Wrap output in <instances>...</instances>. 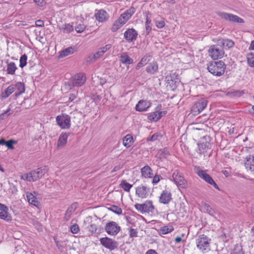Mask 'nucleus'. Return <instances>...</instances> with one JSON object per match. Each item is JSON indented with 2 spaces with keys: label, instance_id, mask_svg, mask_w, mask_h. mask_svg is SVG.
Returning <instances> with one entry per match:
<instances>
[{
  "label": "nucleus",
  "instance_id": "obj_27",
  "mask_svg": "<svg viewBox=\"0 0 254 254\" xmlns=\"http://www.w3.org/2000/svg\"><path fill=\"white\" fill-rule=\"evenodd\" d=\"M13 87L14 89L16 96H19L25 92V86L23 83L17 82L15 85H13Z\"/></svg>",
  "mask_w": 254,
  "mask_h": 254
},
{
  "label": "nucleus",
  "instance_id": "obj_63",
  "mask_svg": "<svg viewBox=\"0 0 254 254\" xmlns=\"http://www.w3.org/2000/svg\"><path fill=\"white\" fill-rule=\"evenodd\" d=\"M145 254H158L155 250L150 249V250H148L146 252Z\"/></svg>",
  "mask_w": 254,
  "mask_h": 254
},
{
  "label": "nucleus",
  "instance_id": "obj_29",
  "mask_svg": "<svg viewBox=\"0 0 254 254\" xmlns=\"http://www.w3.org/2000/svg\"><path fill=\"white\" fill-rule=\"evenodd\" d=\"M17 67L14 62L7 63L6 71L8 74L14 75Z\"/></svg>",
  "mask_w": 254,
  "mask_h": 254
},
{
  "label": "nucleus",
  "instance_id": "obj_9",
  "mask_svg": "<svg viewBox=\"0 0 254 254\" xmlns=\"http://www.w3.org/2000/svg\"><path fill=\"white\" fill-rule=\"evenodd\" d=\"M101 244L106 249L110 251L114 250L118 248L119 244L115 240L108 237L102 238L100 239Z\"/></svg>",
  "mask_w": 254,
  "mask_h": 254
},
{
  "label": "nucleus",
  "instance_id": "obj_10",
  "mask_svg": "<svg viewBox=\"0 0 254 254\" xmlns=\"http://www.w3.org/2000/svg\"><path fill=\"white\" fill-rule=\"evenodd\" d=\"M86 81V77L83 73H78L71 78V82L73 87H81Z\"/></svg>",
  "mask_w": 254,
  "mask_h": 254
},
{
  "label": "nucleus",
  "instance_id": "obj_26",
  "mask_svg": "<svg viewBox=\"0 0 254 254\" xmlns=\"http://www.w3.org/2000/svg\"><path fill=\"white\" fill-rule=\"evenodd\" d=\"M152 171V169L149 166H145L141 169V176L145 178H151L153 177Z\"/></svg>",
  "mask_w": 254,
  "mask_h": 254
},
{
  "label": "nucleus",
  "instance_id": "obj_37",
  "mask_svg": "<svg viewBox=\"0 0 254 254\" xmlns=\"http://www.w3.org/2000/svg\"><path fill=\"white\" fill-rule=\"evenodd\" d=\"M202 206L204 208V210L208 213L210 215L214 216L215 214V212L214 210L212 208V207L207 203L203 202L202 203Z\"/></svg>",
  "mask_w": 254,
  "mask_h": 254
},
{
  "label": "nucleus",
  "instance_id": "obj_17",
  "mask_svg": "<svg viewBox=\"0 0 254 254\" xmlns=\"http://www.w3.org/2000/svg\"><path fill=\"white\" fill-rule=\"evenodd\" d=\"M96 11L94 16L98 21L99 22H104L108 20L109 15L105 10L100 9L96 10Z\"/></svg>",
  "mask_w": 254,
  "mask_h": 254
},
{
  "label": "nucleus",
  "instance_id": "obj_1",
  "mask_svg": "<svg viewBox=\"0 0 254 254\" xmlns=\"http://www.w3.org/2000/svg\"><path fill=\"white\" fill-rule=\"evenodd\" d=\"M207 68L208 71L213 75L220 76L224 74L226 65L222 61H212L209 63Z\"/></svg>",
  "mask_w": 254,
  "mask_h": 254
},
{
  "label": "nucleus",
  "instance_id": "obj_44",
  "mask_svg": "<svg viewBox=\"0 0 254 254\" xmlns=\"http://www.w3.org/2000/svg\"><path fill=\"white\" fill-rule=\"evenodd\" d=\"M247 62L251 67H254V54L251 53L247 55Z\"/></svg>",
  "mask_w": 254,
  "mask_h": 254
},
{
  "label": "nucleus",
  "instance_id": "obj_7",
  "mask_svg": "<svg viewBox=\"0 0 254 254\" xmlns=\"http://www.w3.org/2000/svg\"><path fill=\"white\" fill-rule=\"evenodd\" d=\"M216 13L218 16L225 20L239 23H243L244 22L243 19L236 15L221 11H217Z\"/></svg>",
  "mask_w": 254,
  "mask_h": 254
},
{
  "label": "nucleus",
  "instance_id": "obj_39",
  "mask_svg": "<svg viewBox=\"0 0 254 254\" xmlns=\"http://www.w3.org/2000/svg\"><path fill=\"white\" fill-rule=\"evenodd\" d=\"M121 188H122L125 191L129 192L130 189L132 188V185L127 183L126 180H122L120 185Z\"/></svg>",
  "mask_w": 254,
  "mask_h": 254
},
{
  "label": "nucleus",
  "instance_id": "obj_62",
  "mask_svg": "<svg viewBox=\"0 0 254 254\" xmlns=\"http://www.w3.org/2000/svg\"><path fill=\"white\" fill-rule=\"evenodd\" d=\"M158 137V135L156 134H154L151 136V137L148 139L149 141H154L157 140Z\"/></svg>",
  "mask_w": 254,
  "mask_h": 254
},
{
  "label": "nucleus",
  "instance_id": "obj_38",
  "mask_svg": "<svg viewBox=\"0 0 254 254\" xmlns=\"http://www.w3.org/2000/svg\"><path fill=\"white\" fill-rule=\"evenodd\" d=\"M148 119L151 122H157L160 119V115L158 111H155L148 115Z\"/></svg>",
  "mask_w": 254,
  "mask_h": 254
},
{
  "label": "nucleus",
  "instance_id": "obj_58",
  "mask_svg": "<svg viewBox=\"0 0 254 254\" xmlns=\"http://www.w3.org/2000/svg\"><path fill=\"white\" fill-rule=\"evenodd\" d=\"M136 9L134 7H131L126 11L128 15L131 16L135 12Z\"/></svg>",
  "mask_w": 254,
  "mask_h": 254
},
{
  "label": "nucleus",
  "instance_id": "obj_64",
  "mask_svg": "<svg viewBox=\"0 0 254 254\" xmlns=\"http://www.w3.org/2000/svg\"><path fill=\"white\" fill-rule=\"evenodd\" d=\"M249 50H254V40L251 42L250 46L249 48Z\"/></svg>",
  "mask_w": 254,
  "mask_h": 254
},
{
  "label": "nucleus",
  "instance_id": "obj_20",
  "mask_svg": "<svg viewBox=\"0 0 254 254\" xmlns=\"http://www.w3.org/2000/svg\"><path fill=\"white\" fill-rule=\"evenodd\" d=\"M178 75L176 72L171 73L166 77L167 83L172 87L176 86V83L179 82Z\"/></svg>",
  "mask_w": 254,
  "mask_h": 254
},
{
  "label": "nucleus",
  "instance_id": "obj_12",
  "mask_svg": "<svg viewBox=\"0 0 254 254\" xmlns=\"http://www.w3.org/2000/svg\"><path fill=\"white\" fill-rule=\"evenodd\" d=\"M105 229L110 235L115 236L120 231L121 227L114 221H110L106 224Z\"/></svg>",
  "mask_w": 254,
  "mask_h": 254
},
{
  "label": "nucleus",
  "instance_id": "obj_33",
  "mask_svg": "<svg viewBox=\"0 0 254 254\" xmlns=\"http://www.w3.org/2000/svg\"><path fill=\"white\" fill-rule=\"evenodd\" d=\"M174 230V227L172 225L164 226L161 227L159 230L160 234L165 235L172 232Z\"/></svg>",
  "mask_w": 254,
  "mask_h": 254
},
{
  "label": "nucleus",
  "instance_id": "obj_32",
  "mask_svg": "<svg viewBox=\"0 0 254 254\" xmlns=\"http://www.w3.org/2000/svg\"><path fill=\"white\" fill-rule=\"evenodd\" d=\"M133 137L131 135L128 134L123 138L124 145L127 148L129 147L132 143Z\"/></svg>",
  "mask_w": 254,
  "mask_h": 254
},
{
  "label": "nucleus",
  "instance_id": "obj_53",
  "mask_svg": "<svg viewBox=\"0 0 254 254\" xmlns=\"http://www.w3.org/2000/svg\"><path fill=\"white\" fill-rule=\"evenodd\" d=\"M155 25L158 28H162L165 26V22L163 18H160L159 20H156Z\"/></svg>",
  "mask_w": 254,
  "mask_h": 254
},
{
  "label": "nucleus",
  "instance_id": "obj_14",
  "mask_svg": "<svg viewBox=\"0 0 254 254\" xmlns=\"http://www.w3.org/2000/svg\"><path fill=\"white\" fill-rule=\"evenodd\" d=\"M150 189L143 185H141L135 189V194L138 197L145 199L148 197L150 193Z\"/></svg>",
  "mask_w": 254,
  "mask_h": 254
},
{
  "label": "nucleus",
  "instance_id": "obj_47",
  "mask_svg": "<svg viewBox=\"0 0 254 254\" xmlns=\"http://www.w3.org/2000/svg\"><path fill=\"white\" fill-rule=\"evenodd\" d=\"M109 210L117 214H121L122 213V209L119 206L116 205H111L108 208Z\"/></svg>",
  "mask_w": 254,
  "mask_h": 254
},
{
  "label": "nucleus",
  "instance_id": "obj_16",
  "mask_svg": "<svg viewBox=\"0 0 254 254\" xmlns=\"http://www.w3.org/2000/svg\"><path fill=\"white\" fill-rule=\"evenodd\" d=\"M138 33L133 28L127 29L124 33V38L129 43L133 42L136 40Z\"/></svg>",
  "mask_w": 254,
  "mask_h": 254
},
{
  "label": "nucleus",
  "instance_id": "obj_6",
  "mask_svg": "<svg viewBox=\"0 0 254 254\" xmlns=\"http://www.w3.org/2000/svg\"><path fill=\"white\" fill-rule=\"evenodd\" d=\"M207 102L205 99H199L191 107V113L194 116L197 115L206 108Z\"/></svg>",
  "mask_w": 254,
  "mask_h": 254
},
{
  "label": "nucleus",
  "instance_id": "obj_2",
  "mask_svg": "<svg viewBox=\"0 0 254 254\" xmlns=\"http://www.w3.org/2000/svg\"><path fill=\"white\" fill-rule=\"evenodd\" d=\"M45 173V170L39 168L29 173H25L20 176V179L28 182H36L41 178Z\"/></svg>",
  "mask_w": 254,
  "mask_h": 254
},
{
  "label": "nucleus",
  "instance_id": "obj_11",
  "mask_svg": "<svg viewBox=\"0 0 254 254\" xmlns=\"http://www.w3.org/2000/svg\"><path fill=\"white\" fill-rule=\"evenodd\" d=\"M197 175L207 183L213 186L216 189L219 190V188L215 181L213 180L212 178L208 174L206 171L202 170H198L196 172Z\"/></svg>",
  "mask_w": 254,
  "mask_h": 254
},
{
  "label": "nucleus",
  "instance_id": "obj_31",
  "mask_svg": "<svg viewBox=\"0 0 254 254\" xmlns=\"http://www.w3.org/2000/svg\"><path fill=\"white\" fill-rule=\"evenodd\" d=\"M125 22L123 21L121 18H118L113 23L111 30L112 32H115L118 30L121 27L125 24Z\"/></svg>",
  "mask_w": 254,
  "mask_h": 254
},
{
  "label": "nucleus",
  "instance_id": "obj_40",
  "mask_svg": "<svg viewBox=\"0 0 254 254\" xmlns=\"http://www.w3.org/2000/svg\"><path fill=\"white\" fill-rule=\"evenodd\" d=\"M247 161L245 163V167L247 170L250 169V166H254V156L249 155L246 157Z\"/></svg>",
  "mask_w": 254,
  "mask_h": 254
},
{
  "label": "nucleus",
  "instance_id": "obj_55",
  "mask_svg": "<svg viewBox=\"0 0 254 254\" xmlns=\"http://www.w3.org/2000/svg\"><path fill=\"white\" fill-rule=\"evenodd\" d=\"M16 142L13 140H9L6 141L5 146H7L9 149H13L14 147L13 146V143H15Z\"/></svg>",
  "mask_w": 254,
  "mask_h": 254
},
{
  "label": "nucleus",
  "instance_id": "obj_49",
  "mask_svg": "<svg viewBox=\"0 0 254 254\" xmlns=\"http://www.w3.org/2000/svg\"><path fill=\"white\" fill-rule=\"evenodd\" d=\"M55 242L56 243V246L58 247V249L61 252H63L65 249V243L63 241H58L55 239Z\"/></svg>",
  "mask_w": 254,
  "mask_h": 254
},
{
  "label": "nucleus",
  "instance_id": "obj_34",
  "mask_svg": "<svg viewBox=\"0 0 254 254\" xmlns=\"http://www.w3.org/2000/svg\"><path fill=\"white\" fill-rule=\"evenodd\" d=\"M74 53V49L71 47H68L60 53L59 57L64 58Z\"/></svg>",
  "mask_w": 254,
  "mask_h": 254
},
{
  "label": "nucleus",
  "instance_id": "obj_22",
  "mask_svg": "<svg viewBox=\"0 0 254 254\" xmlns=\"http://www.w3.org/2000/svg\"><path fill=\"white\" fill-rule=\"evenodd\" d=\"M119 58L120 62L126 65L132 64L133 62V60L130 58L126 53H122Z\"/></svg>",
  "mask_w": 254,
  "mask_h": 254
},
{
  "label": "nucleus",
  "instance_id": "obj_23",
  "mask_svg": "<svg viewBox=\"0 0 254 254\" xmlns=\"http://www.w3.org/2000/svg\"><path fill=\"white\" fill-rule=\"evenodd\" d=\"M219 44L225 49H229L233 47L235 45V43L233 40L228 39H222L219 40Z\"/></svg>",
  "mask_w": 254,
  "mask_h": 254
},
{
  "label": "nucleus",
  "instance_id": "obj_5",
  "mask_svg": "<svg viewBox=\"0 0 254 254\" xmlns=\"http://www.w3.org/2000/svg\"><path fill=\"white\" fill-rule=\"evenodd\" d=\"M197 248L202 251L209 250L211 239L204 234L199 235L196 240Z\"/></svg>",
  "mask_w": 254,
  "mask_h": 254
},
{
  "label": "nucleus",
  "instance_id": "obj_21",
  "mask_svg": "<svg viewBox=\"0 0 254 254\" xmlns=\"http://www.w3.org/2000/svg\"><path fill=\"white\" fill-rule=\"evenodd\" d=\"M69 133H62L59 136L58 140L57 148H61L64 147L67 143V140Z\"/></svg>",
  "mask_w": 254,
  "mask_h": 254
},
{
  "label": "nucleus",
  "instance_id": "obj_46",
  "mask_svg": "<svg viewBox=\"0 0 254 254\" xmlns=\"http://www.w3.org/2000/svg\"><path fill=\"white\" fill-rule=\"evenodd\" d=\"M11 105H9L7 108V109L4 111L3 113H1L0 115V120H4L6 118H7L9 115L12 113V112H11Z\"/></svg>",
  "mask_w": 254,
  "mask_h": 254
},
{
  "label": "nucleus",
  "instance_id": "obj_42",
  "mask_svg": "<svg viewBox=\"0 0 254 254\" xmlns=\"http://www.w3.org/2000/svg\"><path fill=\"white\" fill-rule=\"evenodd\" d=\"M151 24V19L148 17V16H146V21H145V29H146V35H148L151 31V27L150 25Z\"/></svg>",
  "mask_w": 254,
  "mask_h": 254
},
{
  "label": "nucleus",
  "instance_id": "obj_41",
  "mask_svg": "<svg viewBox=\"0 0 254 254\" xmlns=\"http://www.w3.org/2000/svg\"><path fill=\"white\" fill-rule=\"evenodd\" d=\"M62 29L64 33H69L74 29V27L70 24H65L63 25Z\"/></svg>",
  "mask_w": 254,
  "mask_h": 254
},
{
  "label": "nucleus",
  "instance_id": "obj_57",
  "mask_svg": "<svg viewBox=\"0 0 254 254\" xmlns=\"http://www.w3.org/2000/svg\"><path fill=\"white\" fill-rule=\"evenodd\" d=\"M161 177L160 175H156L153 177L152 183L153 184H157L160 180Z\"/></svg>",
  "mask_w": 254,
  "mask_h": 254
},
{
  "label": "nucleus",
  "instance_id": "obj_8",
  "mask_svg": "<svg viewBox=\"0 0 254 254\" xmlns=\"http://www.w3.org/2000/svg\"><path fill=\"white\" fill-rule=\"evenodd\" d=\"M112 47L111 45L108 44L105 46L101 47L94 54L90 55L87 59L88 62L92 63L102 57L107 51Z\"/></svg>",
  "mask_w": 254,
  "mask_h": 254
},
{
  "label": "nucleus",
  "instance_id": "obj_36",
  "mask_svg": "<svg viewBox=\"0 0 254 254\" xmlns=\"http://www.w3.org/2000/svg\"><path fill=\"white\" fill-rule=\"evenodd\" d=\"M8 208L3 209L2 211L0 212V219H3L6 221H9L11 220L10 215L8 213Z\"/></svg>",
  "mask_w": 254,
  "mask_h": 254
},
{
  "label": "nucleus",
  "instance_id": "obj_19",
  "mask_svg": "<svg viewBox=\"0 0 254 254\" xmlns=\"http://www.w3.org/2000/svg\"><path fill=\"white\" fill-rule=\"evenodd\" d=\"M151 103L150 101H147L143 100H140L138 101L135 106V110L139 112H143L151 106Z\"/></svg>",
  "mask_w": 254,
  "mask_h": 254
},
{
  "label": "nucleus",
  "instance_id": "obj_35",
  "mask_svg": "<svg viewBox=\"0 0 254 254\" xmlns=\"http://www.w3.org/2000/svg\"><path fill=\"white\" fill-rule=\"evenodd\" d=\"M88 230L92 234H99L102 232L101 227H98L95 224H91L88 227Z\"/></svg>",
  "mask_w": 254,
  "mask_h": 254
},
{
  "label": "nucleus",
  "instance_id": "obj_45",
  "mask_svg": "<svg viewBox=\"0 0 254 254\" xmlns=\"http://www.w3.org/2000/svg\"><path fill=\"white\" fill-rule=\"evenodd\" d=\"M158 154L160 159L166 158L168 155H170L169 151L166 148L160 150Z\"/></svg>",
  "mask_w": 254,
  "mask_h": 254
},
{
  "label": "nucleus",
  "instance_id": "obj_52",
  "mask_svg": "<svg viewBox=\"0 0 254 254\" xmlns=\"http://www.w3.org/2000/svg\"><path fill=\"white\" fill-rule=\"evenodd\" d=\"M131 17V16H129V15H128L126 11L123 14H122L121 15L119 18H121V20L123 21H124L125 23H126Z\"/></svg>",
  "mask_w": 254,
  "mask_h": 254
},
{
  "label": "nucleus",
  "instance_id": "obj_56",
  "mask_svg": "<svg viewBox=\"0 0 254 254\" xmlns=\"http://www.w3.org/2000/svg\"><path fill=\"white\" fill-rule=\"evenodd\" d=\"M129 232V235L130 237H136L137 236V232L135 229L130 228Z\"/></svg>",
  "mask_w": 254,
  "mask_h": 254
},
{
  "label": "nucleus",
  "instance_id": "obj_30",
  "mask_svg": "<svg viewBox=\"0 0 254 254\" xmlns=\"http://www.w3.org/2000/svg\"><path fill=\"white\" fill-rule=\"evenodd\" d=\"M14 92V89L13 87V85H10L1 93L0 96L1 99H5L7 98Z\"/></svg>",
  "mask_w": 254,
  "mask_h": 254
},
{
  "label": "nucleus",
  "instance_id": "obj_60",
  "mask_svg": "<svg viewBox=\"0 0 254 254\" xmlns=\"http://www.w3.org/2000/svg\"><path fill=\"white\" fill-rule=\"evenodd\" d=\"M37 5L39 6H43L45 4V1L44 0H33Z\"/></svg>",
  "mask_w": 254,
  "mask_h": 254
},
{
  "label": "nucleus",
  "instance_id": "obj_28",
  "mask_svg": "<svg viewBox=\"0 0 254 254\" xmlns=\"http://www.w3.org/2000/svg\"><path fill=\"white\" fill-rule=\"evenodd\" d=\"M158 70V65L156 62H153L149 64L146 66V71L150 74H154L157 72Z\"/></svg>",
  "mask_w": 254,
  "mask_h": 254
},
{
  "label": "nucleus",
  "instance_id": "obj_43",
  "mask_svg": "<svg viewBox=\"0 0 254 254\" xmlns=\"http://www.w3.org/2000/svg\"><path fill=\"white\" fill-rule=\"evenodd\" d=\"M76 208V204H72L70 207H69L66 211L65 213V217L68 220L72 214V213L74 211V210Z\"/></svg>",
  "mask_w": 254,
  "mask_h": 254
},
{
  "label": "nucleus",
  "instance_id": "obj_25",
  "mask_svg": "<svg viewBox=\"0 0 254 254\" xmlns=\"http://www.w3.org/2000/svg\"><path fill=\"white\" fill-rule=\"evenodd\" d=\"M151 58L152 55L151 53L146 54L137 64L136 69H139L140 67L146 64L147 63L151 60Z\"/></svg>",
  "mask_w": 254,
  "mask_h": 254
},
{
  "label": "nucleus",
  "instance_id": "obj_15",
  "mask_svg": "<svg viewBox=\"0 0 254 254\" xmlns=\"http://www.w3.org/2000/svg\"><path fill=\"white\" fill-rule=\"evenodd\" d=\"M172 178L175 183L182 188H185L187 186V182L184 177L178 171H175L173 175Z\"/></svg>",
  "mask_w": 254,
  "mask_h": 254
},
{
  "label": "nucleus",
  "instance_id": "obj_3",
  "mask_svg": "<svg viewBox=\"0 0 254 254\" xmlns=\"http://www.w3.org/2000/svg\"><path fill=\"white\" fill-rule=\"evenodd\" d=\"M135 208L141 213L153 212L155 209L151 200H146L142 204L136 203L134 205Z\"/></svg>",
  "mask_w": 254,
  "mask_h": 254
},
{
  "label": "nucleus",
  "instance_id": "obj_61",
  "mask_svg": "<svg viewBox=\"0 0 254 254\" xmlns=\"http://www.w3.org/2000/svg\"><path fill=\"white\" fill-rule=\"evenodd\" d=\"M35 25L38 27H43L44 26V22L42 20H37L35 22Z\"/></svg>",
  "mask_w": 254,
  "mask_h": 254
},
{
  "label": "nucleus",
  "instance_id": "obj_48",
  "mask_svg": "<svg viewBox=\"0 0 254 254\" xmlns=\"http://www.w3.org/2000/svg\"><path fill=\"white\" fill-rule=\"evenodd\" d=\"M209 144L208 142L201 143L199 144L198 145V153L200 154L204 153V150L209 147Z\"/></svg>",
  "mask_w": 254,
  "mask_h": 254
},
{
  "label": "nucleus",
  "instance_id": "obj_54",
  "mask_svg": "<svg viewBox=\"0 0 254 254\" xmlns=\"http://www.w3.org/2000/svg\"><path fill=\"white\" fill-rule=\"evenodd\" d=\"M79 230V226L76 224H74L70 226V231L73 234H77Z\"/></svg>",
  "mask_w": 254,
  "mask_h": 254
},
{
  "label": "nucleus",
  "instance_id": "obj_4",
  "mask_svg": "<svg viewBox=\"0 0 254 254\" xmlns=\"http://www.w3.org/2000/svg\"><path fill=\"white\" fill-rule=\"evenodd\" d=\"M57 124L62 129H69L71 126L70 117L65 114H62L56 117Z\"/></svg>",
  "mask_w": 254,
  "mask_h": 254
},
{
  "label": "nucleus",
  "instance_id": "obj_50",
  "mask_svg": "<svg viewBox=\"0 0 254 254\" xmlns=\"http://www.w3.org/2000/svg\"><path fill=\"white\" fill-rule=\"evenodd\" d=\"M27 56L24 54L23 55L21 56V57L20 58V64L19 66L21 68L24 67L27 64Z\"/></svg>",
  "mask_w": 254,
  "mask_h": 254
},
{
  "label": "nucleus",
  "instance_id": "obj_18",
  "mask_svg": "<svg viewBox=\"0 0 254 254\" xmlns=\"http://www.w3.org/2000/svg\"><path fill=\"white\" fill-rule=\"evenodd\" d=\"M172 199L171 193L167 190H164L159 196V201L161 203L168 204L171 201Z\"/></svg>",
  "mask_w": 254,
  "mask_h": 254
},
{
  "label": "nucleus",
  "instance_id": "obj_24",
  "mask_svg": "<svg viewBox=\"0 0 254 254\" xmlns=\"http://www.w3.org/2000/svg\"><path fill=\"white\" fill-rule=\"evenodd\" d=\"M26 194L28 203L38 207L40 205V203L38 201L36 197L32 193L29 192H26Z\"/></svg>",
  "mask_w": 254,
  "mask_h": 254
},
{
  "label": "nucleus",
  "instance_id": "obj_13",
  "mask_svg": "<svg viewBox=\"0 0 254 254\" xmlns=\"http://www.w3.org/2000/svg\"><path fill=\"white\" fill-rule=\"evenodd\" d=\"M224 54V51L217 45H212L209 48V55L214 60L222 58Z\"/></svg>",
  "mask_w": 254,
  "mask_h": 254
},
{
  "label": "nucleus",
  "instance_id": "obj_51",
  "mask_svg": "<svg viewBox=\"0 0 254 254\" xmlns=\"http://www.w3.org/2000/svg\"><path fill=\"white\" fill-rule=\"evenodd\" d=\"M85 28V26L81 21L79 23H77V25L75 27V29L77 33L82 32Z\"/></svg>",
  "mask_w": 254,
  "mask_h": 254
},
{
  "label": "nucleus",
  "instance_id": "obj_59",
  "mask_svg": "<svg viewBox=\"0 0 254 254\" xmlns=\"http://www.w3.org/2000/svg\"><path fill=\"white\" fill-rule=\"evenodd\" d=\"M245 94V91L244 90H238V91H234V92H233V94L235 96H237V97H240L241 96H242L243 95H244Z\"/></svg>",
  "mask_w": 254,
  "mask_h": 254
}]
</instances>
